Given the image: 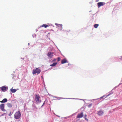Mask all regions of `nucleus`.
Listing matches in <instances>:
<instances>
[{
  "label": "nucleus",
  "mask_w": 122,
  "mask_h": 122,
  "mask_svg": "<svg viewBox=\"0 0 122 122\" xmlns=\"http://www.w3.org/2000/svg\"><path fill=\"white\" fill-rule=\"evenodd\" d=\"M41 70L39 68H36L35 69H34L32 71V73L33 75L37 74V75L39 74L41 72Z\"/></svg>",
  "instance_id": "1"
},
{
  "label": "nucleus",
  "mask_w": 122,
  "mask_h": 122,
  "mask_svg": "<svg viewBox=\"0 0 122 122\" xmlns=\"http://www.w3.org/2000/svg\"><path fill=\"white\" fill-rule=\"evenodd\" d=\"M21 114L20 111L16 112L14 115V118L16 119H19L21 117Z\"/></svg>",
  "instance_id": "2"
},
{
  "label": "nucleus",
  "mask_w": 122,
  "mask_h": 122,
  "mask_svg": "<svg viewBox=\"0 0 122 122\" xmlns=\"http://www.w3.org/2000/svg\"><path fill=\"white\" fill-rule=\"evenodd\" d=\"M40 97L38 95H36L35 97V99L36 102L37 103H40L41 102L40 100Z\"/></svg>",
  "instance_id": "3"
},
{
  "label": "nucleus",
  "mask_w": 122,
  "mask_h": 122,
  "mask_svg": "<svg viewBox=\"0 0 122 122\" xmlns=\"http://www.w3.org/2000/svg\"><path fill=\"white\" fill-rule=\"evenodd\" d=\"M0 88L2 91L5 92L7 90L8 87L6 86H2Z\"/></svg>",
  "instance_id": "4"
},
{
  "label": "nucleus",
  "mask_w": 122,
  "mask_h": 122,
  "mask_svg": "<svg viewBox=\"0 0 122 122\" xmlns=\"http://www.w3.org/2000/svg\"><path fill=\"white\" fill-rule=\"evenodd\" d=\"M54 53L53 52H48L47 54V56L48 57L50 58H51L53 56Z\"/></svg>",
  "instance_id": "5"
},
{
  "label": "nucleus",
  "mask_w": 122,
  "mask_h": 122,
  "mask_svg": "<svg viewBox=\"0 0 122 122\" xmlns=\"http://www.w3.org/2000/svg\"><path fill=\"white\" fill-rule=\"evenodd\" d=\"M0 108L1 110L3 112L6 111L5 109V104L4 103L0 105Z\"/></svg>",
  "instance_id": "6"
},
{
  "label": "nucleus",
  "mask_w": 122,
  "mask_h": 122,
  "mask_svg": "<svg viewBox=\"0 0 122 122\" xmlns=\"http://www.w3.org/2000/svg\"><path fill=\"white\" fill-rule=\"evenodd\" d=\"M83 116V112H81L80 113L78 114L77 117V118L82 117Z\"/></svg>",
  "instance_id": "7"
},
{
  "label": "nucleus",
  "mask_w": 122,
  "mask_h": 122,
  "mask_svg": "<svg viewBox=\"0 0 122 122\" xmlns=\"http://www.w3.org/2000/svg\"><path fill=\"white\" fill-rule=\"evenodd\" d=\"M103 112L102 111H98L97 114L99 116H101L103 113Z\"/></svg>",
  "instance_id": "8"
},
{
  "label": "nucleus",
  "mask_w": 122,
  "mask_h": 122,
  "mask_svg": "<svg viewBox=\"0 0 122 122\" xmlns=\"http://www.w3.org/2000/svg\"><path fill=\"white\" fill-rule=\"evenodd\" d=\"M98 5V8L100 7L101 6H103L104 5L103 3L102 2H99L97 3Z\"/></svg>",
  "instance_id": "9"
},
{
  "label": "nucleus",
  "mask_w": 122,
  "mask_h": 122,
  "mask_svg": "<svg viewBox=\"0 0 122 122\" xmlns=\"http://www.w3.org/2000/svg\"><path fill=\"white\" fill-rule=\"evenodd\" d=\"M66 62H67V61L65 59H63L61 61V63L62 64H64Z\"/></svg>",
  "instance_id": "10"
},
{
  "label": "nucleus",
  "mask_w": 122,
  "mask_h": 122,
  "mask_svg": "<svg viewBox=\"0 0 122 122\" xmlns=\"http://www.w3.org/2000/svg\"><path fill=\"white\" fill-rule=\"evenodd\" d=\"M7 101V100L6 98H4L1 101H0V102L3 103L6 102Z\"/></svg>",
  "instance_id": "11"
},
{
  "label": "nucleus",
  "mask_w": 122,
  "mask_h": 122,
  "mask_svg": "<svg viewBox=\"0 0 122 122\" xmlns=\"http://www.w3.org/2000/svg\"><path fill=\"white\" fill-rule=\"evenodd\" d=\"M10 91L12 93H14L16 91V90L15 89H13L12 88H11L10 89Z\"/></svg>",
  "instance_id": "12"
},
{
  "label": "nucleus",
  "mask_w": 122,
  "mask_h": 122,
  "mask_svg": "<svg viewBox=\"0 0 122 122\" xmlns=\"http://www.w3.org/2000/svg\"><path fill=\"white\" fill-rule=\"evenodd\" d=\"M7 107H12V105L10 103H7Z\"/></svg>",
  "instance_id": "13"
},
{
  "label": "nucleus",
  "mask_w": 122,
  "mask_h": 122,
  "mask_svg": "<svg viewBox=\"0 0 122 122\" xmlns=\"http://www.w3.org/2000/svg\"><path fill=\"white\" fill-rule=\"evenodd\" d=\"M57 64V63H54L50 65V66H56Z\"/></svg>",
  "instance_id": "14"
},
{
  "label": "nucleus",
  "mask_w": 122,
  "mask_h": 122,
  "mask_svg": "<svg viewBox=\"0 0 122 122\" xmlns=\"http://www.w3.org/2000/svg\"><path fill=\"white\" fill-rule=\"evenodd\" d=\"M99 26V25L97 24H96L94 25V27L95 28H97Z\"/></svg>",
  "instance_id": "15"
},
{
  "label": "nucleus",
  "mask_w": 122,
  "mask_h": 122,
  "mask_svg": "<svg viewBox=\"0 0 122 122\" xmlns=\"http://www.w3.org/2000/svg\"><path fill=\"white\" fill-rule=\"evenodd\" d=\"M41 26L42 27H44L45 28H46L48 26H49L46 24H43Z\"/></svg>",
  "instance_id": "16"
},
{
  "label": "nucleus",
  "mask_w": 122,
  "mask_h": 122,
  "mask_svg": "<svg viewBox=\"0 0 122 122\" xmlns=\"http://www.w3.org/2000/svg\"><path fill=\"white\" fill-rule=\"evenodd\" d=\"M55 25H56L58 26H60L61 27H62V25L61 24H58L56 23L55 24Z\"/></svg>",
  "instance_id": "17"
},
{
  "label": "nucleus",
  "mask_w": 122,
  "mask_h": 122,
  "mask_svg": "<svg viewBox=\"0 0 122 122\" xmlns=\"http://www.w3.org/2000/svg\"><path fill=\"white\" fill-rule=\"evenodd\" d=\"M57 61H59L60 60L61 58L60 57H58L57 58Z\"/></svg>",
  "instance_id": "18"
},
{
  "label": "nucleus",
  "mask_w": 122,
  "mask_h": 122,
  "mask_svg": "<svg viewBox=\"0 0 122 122\" xmlns=\"http://www.w3.org/2000/svg\"><path fill=\"white\" fill-rule=\"evenodd\" d=\"M56 61V59H55L54 60H53L52 61V62H53L54 61Z\"/></svg>",
  "instance_id": "19"
},
{
  "label": "nucleus",
  "mask_w": 122,
  "mask_h": 122,
  "mask_svg": "<svg viewBox=\"0 0 122 122\" xmlns=\"http://www.w3.org/2000/svg\"><path fill=\"white\" fill-rule=\"evenodd\" d=\"M11 112H10V114L9 116H11Z\"/></svg>",
  "instance_id": "20"
},
{
  "label": "nucleus",
  "mask_w": 122,
  "mask_h": 122,
  "mask_svg": "<svg viewBox=\"0 0 122 122\" xmlns=\"http://www.w3.org/2000/svg\"><path fill=\"white\" fill-rule=\"evenodd\" d=\"M105 97V96H102V97H100V98H103V97Z\"/></svg>",
  "instance_id": "21"
},
{
  "label": "nucleus",
  "mask_w": 122,
  "mask_h": 122,
  "mask_svg": "<svg viewBox=\"0 0 122 122\" xmlns=\"http://www.w3.org/2000/svg\"><path fill=\"white\" fill-rule=\"evenodd\" d=\"M85 117V120H87V121H88V119L86 118V117Z\"/></svg>",
  "instance_id": "22"
},
{
  "label": "nucleus",
  "mask_w": 122,
  "mask_h": 122,
  "mask_svg": "<svg viewBox=\"0 0 122 122\" xmlns=\"http://www.w3.org/2000/svg\"><path fill=\"white\" fill-rule=\"evenodd\" d=\"M111 94H109L108 95H107V96L106 97H107V96H109V95H110Z\"/></svg>",
  "instance_id": "23"
},
{
  "label": "nucleus",
  "mask_w": 122,
  "mask_h": 122,
  "mask_svg": "<svg viewBox=\"0 0 122 122\" xmlns=\"http://www.w3.org/2000/svg\"><path fill=\"white\" fill-rule=\"evenodd\" d=\"M67 99V98H61L60 99Z\"/></svg>",
  "instance_id": "24"
},
{
  "label": "nucleus",
  "mask_w": 122,
  "mask_h": 122,
  "mask_svg": "<svg viewBox=\"0 0 122 122\" xmlns=\"http://www.w3.org/2000/svg\"><path fill=\"white\" fill-rule=\"evenodd\" d=\"M87 116V115L86 114H85V117H86Z\"/></svg>",
  "instance_id": "25"
},
{
  "label": "nucleus",
  "mask_w": 122,
  "mask_h": 122,
  "mask_svg": "<svg viewBox=\"0 0 122 122\" xmlns=\"http://www.w3.org/2000/svg\"><path fill=\"white\" fill-rule=\"evenodd\" d=\"M99 1V0H96V2H97Z\"/></svg>",
  "instance_id": "26"
},
{
  "label": "nucleus",
  "mask_w": 122,
  "mask_h": 122,
  "mask_svg": "<svg viewBox=\"0 0 122 122\" xmlns=\"http://www.w3.org/2000/svg\"><path fill=\"white\" fill-rule=\"evenodd\" d=\"M70 31V30H67V31L68 32H69Z\"/></svg>",
  "instance_id": "27"
},
{
  "label": "nucleus",
  "mask_w": 122,
  "mask_h": 122,
  "mask_svg": "<svg viewBox=\"0 0 122 122\" xmlns=\"http://www.w3.org/2000/svg\"><path fill=\"white\" fill-rule=\"evenodd\" d=\"M44 104V103L43 104V105H42V106Z\"/></svg>",
  "instance_id": "28"
}]
</instances>
